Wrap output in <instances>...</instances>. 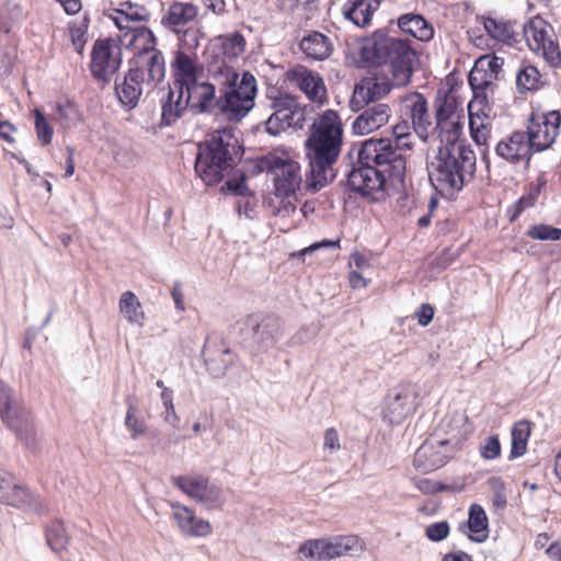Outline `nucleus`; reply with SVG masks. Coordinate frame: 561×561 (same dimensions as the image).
<instances>
[{"instance_id": "f257e3e1", "label": "nucleus", "mask_w": 561, "mask_h": 561, "mask_svg": "<svg viewBox=\"0 0 561 561\" xmlns=\"http://www.w3.org/2000/svg\"><path fill=\"white\" fill-rule=\"evenodd\" d=\"M407 139L369 138L362 142L357 154V167H353L340 184L347 191L371 203L385 201L399 194L405 201L407 160L397 150L411 149Z\"/></svg>"}, {"instance_id": "f03ea898", "label": "nucleus", "mask_w": 561, "mask_h": 561, "mask_svg": "<svg viewBox=\"0 0 561 561\" xmlns=\"http://www.w3.org/2000/svg\"><path fill=\"white\" fill-rule=\"evenodd\" d=\"M343 145V124L339 113L327 110L318 116L309 128L305 140L306 159L309 163L307 188L317 193L333 182L336 173L333 165L337 161Z\"/></svg>"}, {"instance_id": "7ed1b4c3", "label": "nucleus", "mask_w": 561, "mask_h": 561, "mask_svg": "<svg viewBox=\"0 0 561 561\" xmlns=\"http://www.w3.org/2000/svg\"><path fill=\"white\" fill-rule=\"evenodd\" d=\"M390 27H381L364 38L360 60L365 67L389 64L396 84L405 87L411 81L416 51L411 47L410 41L390 35Z\"/></svg>"}, {"instance_id": "20e7f679", "label": "nucleus", "mask_w": 561, "mask_h": 561, "mask_svg": "<svg viewBox=\"0 0 561 561\" xmlns=\"http://www.w3.org/2000/svg\"><path fill=\"white\" fill-rule=\"evenodd\" d=\"M208 72L219 82V114L230 123H240L254 107L257 94L255 77L248 70L240 75L232 67L220 66Z\"/></svg>"}, {"instance_id": "39448f33", "label": "nucleus", "mask_w": 561, "mask_h": 561, "mask_svg": "<svg viewBox=\"0 0 561 561\" xmlns=\"http://www.w3.org/2000/svg\"><path fill=\"white\" fill-rule=\"evenodd\" d=\"M240 345L251 355H259L274 347L283 336V322L272 313H251L236 324Z\"/></svg>"}, {"instance_id": "423d86ee", "label": "nucleus", "mask_w": 561, "mask_h": 561, "mask_svg": "<svg viewBox=\"0 0 561 561\" xmlns=\"http://www.w3.org/2000/svg\"><path fill=\"white\" fill-rule=\"evenodd\" d=\"M476 168V154L473 151H460L459 157L449 152L436 154L435 160L428 167V179L434 188L439 193L454 194L465 186V173H470Z\"/></svg>"}, {"instance_id": "0eeeda50", "label": "nucleus", "mask_w": 561, "mask_h": 561, "mask_svg": "<svg viewBox=\"0 0 561 561\" xmlns=\"http://www.w3.org/2000/svg\"><path fill=\"white\" fill-rule=\"evenodd\" d=\"M0 419L15 433L23 446L35 451L37 433L32 412L20 401L15 391L0 380Z\"/></svg>"}, {"instance_id": "6e6552de", "label": "nucleus", "mask_w": 561, "mask_h": 561, "mask_svg": "<svg viewBox=\"0 0 561 561\" xmlns=\"http://www.w3.org/2000/svg\"><path fill=\"white\" fill-rule=\"evenodd\" d=\"M561 113L557 110L545 114L531 112L527 118L525 134L536 152L552 147L560 134Z\"/></svg>"}, {"instance_id": "1a4fd4ad", "label": "nucleus", "mask_w": 561, "mask_h": 561, "mask_svg": "<svg viewBox=\"0 0 561 561\" xmlns=\"http://www.w3.org/2000/svg\"><path fill=\"white\" fill-rule=\"evenodd\" d=\"M171 482L207 510L217 508L224 503L221 489L201 474L172 476Z\"/></svg>"}, {"instance_id": "9d476101", "label": "nucleus", "mask_w": 561, "mask_h": 561, "mask_svg": "<svg viewBox=\"0 0 561 561\" xmlns=\"http://www.w3.org/2000/svg\"><path fill=\"white\" fill-rule=\"evenodd\" d=\"M232 157L229 150L199 148L195 158V172L206 185H217L230 168Z\"/></svg>"}, {"instance_id": "9b49d317", "label": "nucleus", "mask_w": 561, "mask_h": 561, "mask_svg": "<svg viewBox=\"0 0 561 561\" xmlns=\"http://www.w3.org/2000/svg\"><path fill=\"white\" fill-rule=\"evenodd\" d=\"M0 502L23 511L43 514L45 506L41 497L25 485L18 484L13 477L0 469Z\"/></svg>"}, {"instance_id": "f8f14e48", "label": "nucleus", "mask_w": 561, "mask_h": 561, "mask_svg": "<svg viewBox=\"0 0 561 561\" xmlns=\"http://www.w3.org/2000/svg\"><path fill=\"white\" fill-rule=\"evenodd\" d=\"M454 449L449 439L431 436L416 449L413 465L422 473L432 472L442 468L451 458Z\"/></svg>"}, {"instance_id": "ddd939ff", "label": "nucleus", "mask_w": 561, "mask_h": 561, "mask_svg": "<svg viewBox=\"0 0 561 561\" xmlns=\"http://www.w3.org/2000/svg\"><path fill=\"white\" fill-rule=\"evenodd\" d=\"M138 64V60L130 59V68L125 76L115 79V94L121 105L127 111L137 107L142 93L144 70Z\"/></svg>"}, {"instance_id": "4468645a", "label": "nucleus", "mask_w": 561, "mask_h": 561, "mask_svg": "<svg viewBox=\"0 0 561 561\" xmlns=\"http://www.w3.org/2000/svg\"><path fill=\"white\" fill-rule=\"evenodd\" d=\"M495 152L500 158L514 165L524 161L525 168L528 169L531 157L536 151L525 131L515 130L497 142Z\"/></svg>"}, {"instance_id": "2eb2a0df", "label": "nucleus", "mask_w": 561, "mask_h": 561, "mask_svg": "<svg viewBox=\"0 0 561 561\" xmlns=\"http://www.w3.org/2000/svg\"><path fill=\"white\" fill-rule=\"evenodd\" d=\"M416 409V392L411 387H397L388 394L383 419L400 424Z\"/></svg>"}, {"instance_id": "dca6fc26", "label": "nucleus", "mask_w": 561, "mask_h": 561, "mask_svg": "<svg viewBox=\"0 0 561 561\" xmlns=\"http://www.w3.org/2000/svg\"><path fill=\"white\" fill-rule=\"evenodd\" d=\"M245 38L240 32H233L215 37L213 44L214 59L209 61L207 69L214 67V70L237 60L245 49Z\"/></svg>"}, {"instance_id": "f3484780", "label": "nucleus", "mask_w": 561, "mask_h": 561, "mask_svg": "<svg viewBox=\"0 0 561 561\" xmlns=\"http://www.w3.org/2000/svg\"><path fill=\"white\" fill-rule=\"evenodd\" d=\"M116 48H122L119 39L116 41L112 37L98 38L93 44L89 70L93 79L101 82L102 87L108 84V79L105 77V66H108L115 59Z\"/></svg>"}, {"instance_id": "a211bd4d", "label": "nucleus", "mask_w": 561, "mask_h": 561, "mask_svg": "<svg viewBox=\"0 0 561 561\" xmlns=\"http://www.w3.org/2000/svg\"><path fill=\"white\" fill-rule=\"evenodd\" d=\"M286 77L288 81L296 83L311 102L322 105L327 101L324 81L314 71L304 66H297L289 69Z\"/></svg>"}, {"instance_id": "6ab92c4d", "label": "nucleus", "mask_w": 561, "mask_h": 561, "mask_svg": "<svg viewBox=\"0 0 561 561\" xmlns=\"http://www.w3.org/2000/svg\"><path fill=\"white\" fill-rule=\"evenodd\" d=\"M300 165L289 157H282L274 173V194L278 198L294 196L301 183Z\"/></svg>"}, {"instance_id": "aec40b11", "label": "nucleus", "mask_w": 561, "mask_h": 561, "mask_svg": "<svg viewBox=\"0 0 561 561\" xmlns=\"http://www.w3.org/2000/svg\"><path fill=\"white\" fill-rule=\"evenodd\" d=\"M173 518L180 531L187 537H206L211 534L213 527L206 519L199 518L194 511L180 503H172Z\"/></svg>"}, {"instance_id": "412c9836", "label": "nucleus", "mask_w": 561, "mask_h": 561, "mask_svg": "<svg viewBox=\"0 0 561 561\" xmlns=\"http://www.w3.org/2000/svg\"><path fill=\"white\" fill-rule=\"evenodd\" d=\"M392 85L390 82H378L377 80L362 81L355 84L350 107L353 112H359L370 103H376L387 95Z\"/></svg>"}, {"instance_id": "4be33fe9", "label": "nucleus", "mask_w": 561, "mask_h": 561, "mask_svg": "<svg viewBox=\"0 0 561 561\" xmlns=\"http://www.w3.org/2000/svg\"><path fill=\"white\" fill-rule=\"evenodd\" d=\"M191 96L190 108L196 114H211L218 110L219 95L216 96V85L208 81L199 82L184 89Z\"/></svg>"}, {"instance_id": "5701e85b", "label": "nucleus", "mask_w": 561, "mask_h": 561, "mask_svg": "<svg viewBox=\"0 0 561 561\" xmlns=\"http://www.w3.org/2000/svg\"><path fill=\"white\" fill-rule=\"evenodd\" d=\"M391 110L388 104L377 103L367 105L355 118L352 129L357 135H368L386 125L390 118Z\"/></svg>"}, {"instance_id": "b1692460", "label": "nucleus", "mask_w": 561, "mask_h": 561, "mask_svg": "<svg viewBox=\"0 0 561 561\" xmlns=\"http://www.w3.org/2000/svg\"><path fill=\"white\" fill-rule=\"evenodd\" d=\"M185 90H176L169 84L168 92L161 98V126H172L190 108L191 96Z\"/></svg>"}, {"instance_id": "393cba45", "label": "nucleus", "mask_w": 561, "mask_h": 561, "mask_svg": "<svg viewBox=\"0 0 561 561\" xmlns=\"http://www.w3.org/2000/svg\"><path fill=\"white\" fill-rule=\"evenodd\" d=\"M171 68L173 71V85L176 90H184L190 85L196 84L198 73L195 60L184 51H175Z\"/></svg>"}, {"instance_id": "a878e982", "label": "nucleus", "mask_w": 561, "mask_h": 561, "mask_svg": "<svg viewBox=\"0 0 561 561\" xmlns=\"http://www.w3.org/2000/svg\"><path fill=\"white\" fill-rule=\"evenodd\" d=\"M398 28L420 42L433 39L435 30L433 24L420 13H404L397 20Z\"/></svg>"}, {"instance_id": "bb28decb", "label": "nucleus", "mask_w": 561, "mask_h": 561, "mask_svg": "<svg viewBox=\"0 0 561 561\" xmlns=\"http://www.w3.org/2000/svg\"><path fill=\"white\" fill-rule=\"evenodd\" d=\"M199 8L192 2L173 1L161 19V24L173 32L192 22L198 15Z\"/></svg>"}, {"instance_id": "cd10ccee", "label": "nucleus", "mask_w": 561, "mask_h": 561, "mask_svg": "<svg viewBox=\"0 0 561 561\" xmlns=\"http://www.w3.org/2000/svg\"><path fill=\"white\" fill-rule=\"evenodd\" d=\"M206 370L213 378H222L234 363V356L230 348L211 350L207 345L202 351Z\"/></svg>"}, {"instance_id": "c85d7f7f", "label": "nucleus", "mask_w": 561, "mask_h": 561, "mask_svg": "<svg viewBox=\"0 0 561 561\" xmlns=\"http://www.w3.org/2000/svg\"><path fill=\"white\" fill-rule=\"evenodd\" d=\"M408 100L412 101L410 115L413 129L423 141H426L428 138V128L432 126L427 100L420 92L412 93Z\"/></svg>"}, {"instance_id": "c756f323", "label": "nucleus", "mask_w": 561, "mask_h": 561, "mask_svg": "<svg viewBox=\"0 0 561 561\" xmlns=\"http://www.w3.org/2000/svg\"><path fill=\"white\" fill-rule=\"evenodd\" d=\"M379 4V0H347L343 5V15L356 26L366 27Z\"/></svg>"}, {"instance_id": "7c9ffc66", "label": "nucleus", "mask_w": 561, "mask_h": 561, "mask_svg": "<svg viewBox=\"0 0 561 561\" xmlns=\"http://www.w3.org/2000/svg\"><path fill=\"white\" fill-rule=\"evenodd\" d=\"M465 525H459L462 531ZM466 527L469 529L468 538L473 542H484L489 537V519L484 508L479 504L469 507Z\"/></svg>"}, {"instance_id": "2f4dec72", "label": "nucleus", "mask_w": 561, "mask_h": 561, "mask_svg": "<svg viewBox=\"0 0 561 561\" xmlns=\"http://www.w3.org/2000/svg\"><path fill=\"white\" fill-rule=\"evenodd\" d=\"M435 124L437 127L446 125L461 106L460 98L453 93V89H439L434 100Z\"/></svg>"}, {"instance_id": "473e14b6", "label": "nucleus", "mask_w": 561, "mask_h": 561, "mask_svg": "<svg viewBox=\"0 0 561 561\" xmlns=\"http://www.w3.org/2000/svg\"><path fill=\"white\" fill-rule=\"evenodd\" d=\"M305 121V111L301 107L282 112L276 119L274 114H271L264 122L265 131L271 136H278L289 127L302 128Z\"/></svg>"}, {"instance_id": "72a5a7b5", "label": "nucleus", "mask_w": 561, "mask_h": 561, "mask_svg": "<svg viewBox=\"0 0 561 561\" xmlns=\"http://www.w3.org/2000/svg\"><path fill=\"white\" fill-rule=\"evenodd\" d=\"M300 49L316 60L328 58L332 50V43L328 36L320 32H312L300 41Z\"/></svg>"}, {"instance_id": "f704fd0d", "label": "nucleus", "mask_w": 561, "mask_h": 561, "mask_svg": "<svg viewBox=\"0 0 561 561\" xmlns=\"http://www.w3.org/2000/svg\"><path fill=\"white\" fill-rule=\"evenodd\" d=\"M127 412L125 416V426L131 431L130 438L137 439L147 432V425L139 408V400L135 396H128L125 399Z\"/></svg>"}, {"instance_id": "c9c22d12", "label": "nucleus", "mask_w": 561, "mask_h": 561, "mask_svg": "<svg viewBox=\"0 0 561 561\" xmlns=\"http://www.w3.org/2000/svg\"><path fill=\"white\" fill-rule=\"evenodd\" d=\"M358 539L355 536H339L333 539H324L322 559L331 560L356 551Z\"/></svg>"}, {"instance_id": "e433bc0d", "label": "nucleus", "mask_w": 561, "mask_h": 561, "mask_svg": "<svg viewBox=\"0 0 561 561\" xmlns=\"http://www.w3.org/2000/svg\"><path fill=\"white\" fill-rule=\"evenodd\" d=\"M530 432V422L526 420L518 421L513 425L511 431L510 460L519 458L526 453Z\"/></svg>"}, {"instance_id": "4c0bfd02", "label": "nucleus", "mask_w": 561, "mask_h": 561, "mask_svg": "<svg viewBox=\"0 0 561 561\" xmlns=\"http://www.w3.org/2000/svg\"><path fill=\"white\" fill-rule=\"evenodd\" d=\"M128 31L131 34L130 44L139 49L138 60L157 49V37L149 27L142 25L128 28Z\"/></svg>"}, {"instance_id": "58836bf2", "label": "nucleus", "mask_w": 561, "mask_h": 561, "mask_svg": "<svg viewBox=\"0 0 561 561\" xmlns=\"http://www.w3.org/2000/svg\"><path fill=\"white\" fill-rule=\"evenodd\" d=\"M545 24L540 16H535L524 24V35L531 49L545 48V43L549 41Z\"/></svg>"}, {"instance_id": "ea45409f", "label": "nucleus", "mask_w": 561, "mask_h": 561, "mask_svg": "<svg viewBox=\"0 0 561 561\" xmlns=\"http://www.w3.org/2000/svg\"><path fill=\"white\" fill-rule=\"evenodd\" d=\"M45 537L47 545L54 552L60 553L67 549L69 536L61 520H51L45 528Z\"/></svg>"}, {"instance_id": "a19ab883", "label": "nucleus", "mask_w": 561, "mask_h": 561, "mask_svg": "<svg viewBox=\"0 0 561 561\" xmlns=\"http://www.w3.org/2000/svg\"><path fill=\"white\" fill-rule=\"evenodd\" d=\"M119 311L130 322L142 324L145 314L141 304L133 291H125L119 299Z\"/></svg>"}, {"instance_id": "79ce46f5", "label": "nucleus", "mask_w": 561, "mask_h": 561, "mask_svg": "<svg viewBox=\"0 0 561 561\" xmlns=\"http://www.w3.org/2000/svg\"><path fill=\"white\" fill-rule=\"evenodd\" d=\"M113 12L123 16L126 22H148L150 12L146 7L134 3L131 1H123L118 8H114Z\"/></svg>"}, {"instance_id": "37998d69", "label": "nucleus", "mask_w": 561, "mask_h": 561, "mask_svg": "<svg viewBox=\"0 0 561 561\" xmlns=\"http://www.w3.org/2000/svg\"><path fill=\"white\" fill-rule=\"evenodd\" d=\"M142 59H146V68L149 81H163L165 77L164 56L161 50L154 49Z\"/></svg>"}, {"instance_id": "c03bdc74", "label": "nucleus", "mask_w": 561, "mask_h": 561, "mask_svg": "<svg viewBox=\"0 0 561 561\" xmlns=\"http://www.w3.org/2000/svg\"><path fill=\"white\" fill-rule=\"evenodd\" d=\"M484 59H478L468 75V83L472 92L486 91L492 84L488 70L484 68Z\"/></svg>"}, {"instance_id": "a18cd8bd", "label": "nucleus", "mask_w": 561, "mask_h": 561, "mask_svg": "<svg viewBox=\"0 0 561 561\" xmlns=\"http://www.w3.org/2000/svg\"><path fill=\"white\" fill-rule=\"evenodd\" d=\"M483 26L486 33L496 41L507 43L513 38L511 24L507 22L488 16L484 19Z\"/></svg>"}, {"instance_id": "49530a36", "label": "nucleus", "mask_w": 561, "mask_h": 561, "mask_svg": "<svg viewBox=\"0 0 561 561\" xmlns=\"http://www.w3.org/2000/svg\"><path fill=\"white\" fill-rule=\"evenodd\" d=\"M437 137L440 141V146L438 147L437 154H444L446 151L451 153L453 156L459 157L460 151H472L469 146L465 144V140L451 136L448 134H445L443 131H436Z\"/></svg>"}, {"instance_id": "de8ad7c7", "label": "nucleus", "mask_w": 561, "mask_h": 561, "mask_svg": "<svg viewBox=\"0 0 561 561\" xmlns=\"http://www.w3.org/2000/svg\"><path fill=\"white\" fill-rule=\"evenodd\" d=\"M540 73L535 66L522 68L516 76V87L519 92L531 91L538 88Z\"/></svg>"}, {"instance_id": "09e8293b", "label": "nucleus", "mask_w": 561, "mask_h": 561, "mask_svg": "<svg viewBox=\"0 0 561 561\" xmlns=\"http://www.w3.org/2000/svg\"><path fill=\"white\" fill-rule=\"evenodd\" d=\"M23 18V9L15 0H7L0 9V23L4 32H10L11 25L8 22H18Z\"/></svg>"}, {"instance_id": "8fccbe9b", "label": "nucleus", "mask_w": 561, "mask_h": 561, "mask_svg": "<svg viewBox=\"0 0 561 561\" xmlns=\"http://www.w3.org/2000/svg\"><path fill=\"white\" fill-rule=\"evenodd\" d=\"M526 234L534 240L558 241L561 239V229L546 224H537L530 226Z\"/></svg>"}, {"instance_id": "3c124183", "label": "nucleus", "mask_w": 561, "mask_h": 561, "mask_svg": "<svg viewBox=\"0 0 561 561\" xmlns=\"http://www.w3.org/2000/svg\"><path fill=\"white\" fill-rule=\"evenodd\" d=\"M34 118L37 139L39 140L42 146L49 145L54 136L53 127L48 123L44 113L38 108L34 110Z\"/></svg>"}, {"instance_id": "603ef678", "label": "nucleus", "mask_w": 561, "mask_h": 561, "mask_svg": "<svg viewBox=\"0 0 561 561\" xmlns=\"http://www.w3.org/2000/svg\"><path fill=\"white\" fill-rule=\"evenodd\" d=\"M486 111H491L485 91L473 92V98L468 104L469 119L488 117Z\"/></svg>"}, {"instance_id": "864d4df0", "label": "nucleus", "mask_w": 561, "mask_h": 561, "mask_svg": "<svg viewBox=\"0 0 561 561\" xmlns=\"http://www.w3.org/2000/svg\"><path fill=\"white\" fill-rule=\"evenodd\" d=\"M280 162L282 157L277 156L275 152L260 156L253 161L252 174L257 175L262 172L272 173L277 170Z\"/></svg>"}, {"instance_id": "5fc2aeb1", "label": "nucleus", "mask_w": 561, "mask_h": 561, "mask_svg": "<svg viewBox=\"0 0 561 561\" xmlns=\"http://www.w3.org/2000/svg\"><path fill=\"white\" fill-rule=\"evenodd\" d=\"M221 192H229L236 196H253V192L249 188L247 184V176L244 173H241L239 179H229L225 182L221 187Z\"/></svg>"}, {"instance_id": "6e6d98bb", "label": "nucleus", "mask_w": 561, "mask_h": 561, "mask_svg": "<svg viewBox=\"0 0 561 561\" xmlns=\"http://www.w3.org/2000/svg\"><path fill=\"white\" fill-rule=\"evenodd\" d=\"M324 545V539H311L305 541L300 545L298 552L304 558L309 560H323L322 559V548Z\"/></svg>"}, {"instance_id": "4d7b16f0", "label": "nucleus", "mask_w": 561, "mask_h": 561, "mask_svg": "<svg viewBox=\"0 0 561 561\" xmlns=\"http://www.w3.org/2000/svg\"><path fill=\"white\" fill-rule=\"evenodd\" d=\"M450 525L447 520L430 524L425 529V536L433 542H440L449 536Z\"/></svg>"}, {"instance_id": "13d9d810", "label": "nucleus", "mask_w": 561, "mask_h": 561, "mask_svg": "<svg viewBox=\"0 0 561 561\" xmlns=\"http://www.w3.org/2000/svg\"><path fill=\"white\" fill-rule=\"evenodd\" d=\"M480 455L484 460H494L501 456V443L497 435H490L480 445Z\"/></svg>"}, {"instance_id": "bf43d9fd", "label": "nucleus", "mask_w": 561, "mask_h": 561, "mask_svg": "<svg viewBox=\"0 0 561 561\" xmlns=\"http://www.w3.org/2000/svg\"><path fill=\"white\" fill-rule=\"evenodd\" d=\"M271 106L274 110L272 113L274 114V119H276L278 114H282V112H288L289 110L300 107L297 99L290 94L278 95L274 98Z\"/></svg>"}, {"instance_id": "052dcab7", "label": "nucleus", "mask_w": 561, "mask_h": 561, "mask_svg": "<svg viewBox=\"0 0 561 561\" xmlns=\"http://www.w3.org/2000/svg\"><path fill=\"white\" fill-rule=\"evenodd\" d=\"M489 483L493 488L492 503L496 508L503 510L507 505V499L505 494L504 482L501 478L493 477L489 480Z\"/></svg>"}, {"instance_id": "680f3d73", "label": "nucleus", "mask_w": 561, "mask_h": 561, "mask_svg": "<svg viewBox=\"0 0 561 561\" xmlns=\"http://www.w3.org/2000/svg\"><path fill=\"white\" fill-rule=\"evenodd\" d=\"M479 59H484V68L488 70L489 78L499 80L500 72L502 71V67L504 64V59L496 55L492 56H482Z\"/></svg>"}, {"instance_id": "e2e57ef3", "label": "nucleus", "mask_w": 561, "mask_h": 561, "mask_svg": "<svg viewBox=\"0 0 561 561\" xmlns=\"http://www.w3.org/2000/svg\"><path fill=\"white\" fill-rule=\"evenodd\" d=\"M316 0H277V8L283 13H294L300 5L307 8Z\"/></svg>"}, {"instance_id": "0e129e2a", "label": "nucleus", "mask_w": 561, "mask_h": 561, "mask_svg": "<svg viewBox=\"0 0 561 561\" xmlns=\"http://www.w3.org/2000/svg\"><path fill=\"white\" fill-rule=\"evenodd\" d=\"M543 50L545 59L549 62L551 67H558L561 64V53L558 47L553 46L552 41H548L545 43Z\"/></svg>"}, {"instance_id": "69168bd1", "label": "nucleus", "mask_w": 561, "mask_h": 561, "mask_svg": "<svg viewBox=\"0 0 561 561\" xmlns=\"http://www.w3.org/2000/svg\"><path fill=\"white\" fill-rule=\"evenodd\" d=\"M415 317L420 325L426 327L434 318V308L430 304H422L415 312Z\"/></svg>"}, {"instance_id": "338daca9", "label": "nucleus", "mask_w": 561, "mask_h": 561, "mask_svg": "<svg viewBox=\"0 0 561 561\" xmlns=\"http://www.w3.org/2000/svg\"><path fill=\"white\" fill-rule=\"evenodd\" d=\"M70 34L72 45L75 46L77 53L80 56H83L84 46L87 43V32H84V30L80 31L75 27H70Z\"/></svg>"}, {"instance_id": "774afa93", "label": "nucleus", "mask_w": 561, "mask_h": 561, "mask_svg": "<svg viewBox=\"0 0 561 561\" xmlns=\"http://www.w3.org/2000/svg\"><path fill=\"white\" fill-rule=\"evenodd\" d=\"M199 148H206V146H210L211 149H222L229 150V144L225 141L222 135L218 130H215L211 134V138L209 140H205L199 142Z\"/></svg>"}]
</instances>
